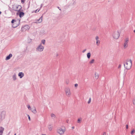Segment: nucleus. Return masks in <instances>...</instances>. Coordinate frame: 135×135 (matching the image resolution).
Returning a JSON list of instances; mask_svg holds the SVG:
<instances>
[{"mask_svg": "<svg viewBox=\"0 0 135 135\" xmlns=\"http://www.w3.org/2000/svg\"><path fill=\"white\" fill-rule=\"evenodd\" d=\"M132 61L131 59H128L124 64V68L127 70L130 69L132 66Z\"/></svg>", "mask_w": 135, "mask_h": 135, "instance_id": "obj_1", "label": "nucleus"}, {"mask_svg": "<svg viewBox=\"0 0 135 135\" xmlns=\"http://www.w3.org/2000/svg\"><path fill=\"white\" fill-rule=\"evenodd\" d=\"M65 130V129H63L62 128L59 127L57 129V132L60 135H63L64 134Z\"/></svg>", "mask_w": 135, "mask_h": 135, "instance_id": "obj_2", "label": "nucleus"}, {"mask_svg": "<svg viewBox=\"0 0 135 135\" xmlns=\"http://www.w3.org/2000/svg\"><path fill=\"white\" fill-rule=\"evenodd\" d=\"M12 8L15 11L19 12L22 8V7L20 5H16L13 6Z\"/></svg>", "mask_w": 135, "mask_h": 135, "instance_id": "obj_3", "label": "nucleus"}, {"mask_svg": "<svg viewBox=\"0 0 135 135\" xmlns=\"http://www.w3.org/2000/svg\"><path fill=\"white\" fill-rule=\"evenodd\" d=\"M119 33L118 31L114 32L113 34V38L115 39H118L119 37Z\"/></svg>", "mask_w": 135, "mask_h": 135, "instance_id": "obj_4", "label": "nucleus"}, {"mask_svg": "<svg viewBox=\"0 0 135 135\" xmlns=\"http://www.w3.org/2000/svg\"><path fill=\"white\" fill-rule=\"evenodd\" d=\"M44 48V47L42 46L41 44L36 48V51H37L42 52L43 51Z\"/></svg>", "mask_w": 135, "mask_h": 135, "instance_id": "obj_5", "label": "nucleus"}, {"mask_svg": "<svg viewBox=\"0 0 135 135\" xmlns=\"http://www.w3.org/2000/svg\"><path fill=\"white\" fill-rule=\"evenodd\" d=\"M65 91L66 96L69 97L71 95V92L70 89L68 87L66 88Z\"/></svg>", "mask_w": 135, "mask_h": 135, "instance_id": "obj_6", "label": "nucleus"}, {"mask_svg": "<svg viewBox=\"0 0 135 135\" xmlns=\"http://www.w3.org/2000/svg\"><path fill=\"white\" fill-rule=\"evenodd\" d=\"M129 41L128 38H126L124 40V42L123 45V49H126L128 46V43Z\"/></svg>", "mask_w": 135, "mask_h": 135, "instance_id": "obj_7", "label": "nucleus"}, {"mask_svg": "<svg viewBox=\"0 0 135 135\" xmlns=\"http://www.w3.org/2000/svg\"><path fill=\"white\" fill-rule=\"evenodd\" d=\"M20 22V20H18L17 21H16L14 19L12 20L11 21L12 23H13L14 22H15V23H17V22L18 23V24L17 25H16L15 26H12L14 28L17 27V26L19 25Z\"/></svg>", "mask_w": 135, "mask_h": 135, "instance_id": "obj_8", "label": "nucleus"}, {"mask_svg": "<svg viewBox=\"0 0 135 135\" xmlns=\"http://www.w3.org/2000/svg\"><path fill=\"white\" fill-rule=\"evenodd\" d=\"M42 16H41L39 19H38L36 21L34 22V23H38L41 22L42 21Z\"/></svg>", "mask_w": 135, "mask_h": 135, "instance_id": "obj_9", "label": "nucleus"}, {"mask_svg": "<svg viewBox=\"0 0 135 135\" xmlns=\"http://www.w3.org/2000/svg\"><path fill=\"white\" fill-rule=\"evenodd\" d=\"M30 28V27L28 25H26L22 28V30H24V29L25 30H28Z\"/></svg>", "mask_w": 135, "mask_h": 135, "instance_id": "obj_10", "label": "nucleus"}, {"mask_svg": "<svg viewBox=\"0 0 135 135\" xmlns=\"http://www.w3.org/2000/svg\"><path fill=\"white\" fill-rule=\"evenodd\" d=\"M5 114H6L5 111H2L1 112V118L2 119H3L5 117Z\"/></svg>", "mask_w": 135, "mask_h": 135, "instance_id": "obj_11", "label": "nucleus"}, {"mask_svg": "<svg viewBox=\"0 0 135 135\" xmlns=\"http://www.w3.org/2000/svg\"><path fill=\"white\" fill-rule=\"evenodd\" d=\"M4 130V128L2 127H0V135H2Z\"/></svg>", "mask_w": 135, "mask_h": 135, "instance_id": "obj_12", "label": "nucleus"}, {"mask_svg": "<svg viewBox=\"0 0 135 135\" xmlns=\"http://www.w3.org/2000/svg\"><path fill=\"white\" fill-rule=\"evenodd\" d=\"M24 74L22 72H20L18 74V76L20 77V78H22L24 76Z\"/></svg>", "mask_w": 135, "mask_h": 135, "instance_id": "obj_13", "label": "nucleus"}, {"mask_svg": "<svg viewBox=\"0 0 135 135\" xmlns=\"http://www.w3.org/2000/svg\"><path fill=\"white\" fill-rule=\"evenodd\" d=\"M12 56V54H10L8 55L6 57V58L5 60H9L11 57Z\"/></svg>", "mask_w": 135, "mask_h": 135, "instance_id": "obj_14", "label": "nucleus"}, {"mask_svg": "<svg viewBox=\"0 0 135 135\" xmlns=\"http://www.w3.org/2000/svg\"><path fill=\"white\" fill-rule=\"evenodd\" d=\"M31 110L33 113L34 114H36L37 112L36 108L35 107H33L32 108Z\"/></svg>", "mask_w": 135, "mask_h": 135, "instance_id": "obj_15", "label": "nucleus"}, {"mask_svg": "<svg viewBox=\"0 0 135 135\" xmlns=\"http://www.w3.org/2000/svg\"><path fill=\"white\" fill-rule=\"evenodd\" d=\"M18 12H19V16L21 18L24 16L25 14L24 12H21L20 11H19Z\"/></svg>", "mask_w": 135, "mask_h": 135, "instance_id": "obj_16", "label": "nucleus"}, {"mask_svg": "<svg viewBox=\"0 0 135 135\" xmlns=\"http://www.w3.org/2000/svg\"><path fill=\"white\" fill-rule=\"evenodd\" d=\"M13 80V81H15L17 79L16 75V73H14L12 76Z\"/></svg>", "mask_w": 135, "mask_h": 135, "instance_id": "obj_17", "label": "nucleus"}, {"mask_svg": "<svg viewBox=\"0 0 135 135\" xmlns=\"http://www.w3.org/2000/svg\"><path fill=\"white\" fill-rule=\"evenodd\" d=\"M48 128L50 131H51L52 129V125L49 124L48 126Z\"/></svg>", "mask_w": 135, "mask_h": 135, "instance_id": "obj_18", "label": "nucleus"}, {"mask_svg": "<svg viewBox=\"0 0 135 135\" xmlns=\"http://www.w3.org/2000/svg\"><path fill=\"white\" fill-rule=\"evenodd\" d=\"M82 120V119L81 118H79L78 120L77 121V123H80L81 122Z\"/></svg>", "mask_w": 135, "mask_h": 135, "instance_id": "obj_19", "label": "nucleus"}, {"mask_svg": "<svg viewBox=\"0 0 135 135\" xmlns=\"http://www.w3.org/2000/svg\"><path fill=\"white\" fill-rule=\"evenodd\" d=\"M95 77L96 79H98L99 78V75L98 74L95 73Z\"/></svg>", "mask_w": 135, "mask_h": 135, "instance_id": "obj_20", "label": "nucleus"}, {"mask_svg": "<svg viewBox=\"0 0 135 135\" xmlns=\"http://www.w3.org/2000/svg\"><path fill=\"white\" fill-rule=\"evenodd\" d=\"M91 56V54L90 52L88 53L87 54V56L88 59H89L90 58Z\"/></svg>", "mask_w": 135, "mask_h": 135, "instance_id": "obj_21", "label": "nucleus"}, {"mask_svg": "<svg viewBox=\"0 0 135 135\" xmlns=\"http://www.w3.org/2000/svg\"><path fill=\"white\" fill-rule=\"evenodd\" d=\"M51 117L52 118V119H54L55 118V115L53 113H52L51 114Z\"/></svg>", "mask_w": 135, "mask_h": 135, "instance_id": "obj_22", "label": "nucleus"}, {"mask_svg": "<svg viewBox=\"0 0 135 135\" xmlns=\"http://www.w3.org/2000/svg\"><path fill=\"white\" fill-rule=\"evenodd\" d=\"M100 43V41L99 40L96 41V44L97 46H99Z\"/></svg>", "mask_w": 135, "mask_h": 135, "instance_id": "obj_23", "label": "nucleus"}, {"mask_svg": "<svg viewBox=\"0 0 135 135\" xmlns=\"http://www.w3.org/2000/svg\"><path fill=\"white\" fill-rule=\"evenodd\" d=\"M41 44H42L44 45L45 44V40H41Z\"/></svg>", "mask_w": 135, "mask_h": 135, "instance_id": "obj_24", "label": "nucleus"}, {"mask_svg": "<svg viewBox=\"0 0 135 135\" xmlns=\"http://www.w3.org/2000/svg\"><path fill=\"white\" fill-rule=\"evenodd\" d=\"M135 133V131L133 129L132 131L131 132V134L133 135Z\"/></svg>", "mask_w": 135, "mask_h": 135, "instance_id": "obj_25", "label": "nucleus"}, {"mask_svg": "<svg viewBox=\"0 0 135 135\" xmlns=\"http://www.w3.org/2000/svg\"><path fill=\"white\" fill-rule=\"evenodd\" d=\"M94 59H92V60L90 62V64H91L93 63L94 62Z\"/></svg>", "mask_w": 135, "mask_h": 135, "instance_id": "obj_26", "label": "nucleus"}, {"mask_svg": "<svg viewBox=\"0 0 135 135\" xmlns=\"http://www.w3.org/2000/svg\"><path fill=\"white\" fill-rule=\"evenodd\" d=\"M27 107L29 110H31L32 109V108H31L29 105H27Z\"/></svg>", "mask_w": 135, "mask_h": 135, "instance_id": "obj_27", "label": "nucleus"}, {"mask_svg": "<svg viewBox=\"0 0 135 135\" xmlns=\"http://www.w3.org/2000/svg\"><path fill=\"white\" fill-rule=\"evenodd\" d=\"M99 37L98 36H96L95 37V39H96V41L99 40Z\"/></svg>", "mask_w": 135, "mask_h": 135, "instance_id": "obj_28", "label": "nucleus"}, {"mask_svg": "<svg viewBox=\"0 0 135 135\" xmlns=\"http://www.w3.org/2000/svg\"><path fill=\"white\" fill-rule=\"evenodd\" d=\"M91 98H90L89 99L88 102V104L90 103L91 102Z\"/></svg>", "mask_w": 135, "mask_h": 135, "instance_id": "obj_29", "label": "nucleus"}, {"mask_svg": "<svg viewBox=\"0 0 135 135\" xmlns=\"http://www.w3.org/2000/svg\"><path fill=\"white\" fill-rule=\"evenodd\" d=\"M27 116L28 117V119H29V120L31 121V119H30V115H29L27 114Z\"/></svg>", "mask_w": 135, "mask_h": 135, "instance_id": "obj_30", "label": "nucleus"}, {"mask_svg": "<svg viewBox=\"0 0 135 135\" xmlns=\"http://www.w3.org/2000/svg\"><path fill=\"white\" fill-rule=\"evenodd\" d=\"M133 103L134 105H135V99L133 101Z\"/></svg>", "mask_w": 135, "mask_h": 135, "instance_id": "obj_31", "label": "nucleus"}, {"mask_svg": "<svg viewBox=\"0 0 135 135\" xmlns=\"http://www.w3.org/2000/svg\"><path fill=\"white\" fill-rule=\"evenodd\" d=\"M121 64H119L118 66V69L120 68H121Z\"/></svg>", "mask_w": 135, "mask_h": 135, "instance_id": "obj_32", "label": "nucleus"}, {"mask_svg": "<svg viewBox=\"0 0 135 135\" xmlns=\"http://www.w3.org/2000/svg\"><path fill=\"white\" fill-rule=\"evenodd\" d=\"M86 49H85L83 51H82V52L83 53H84L86 51Z\"/></svg>", "mask_w": 135, "mask_h": 135, "instance_id": "obj_33", "label": "nucleus"}, {"mask_svg": "<svg viewBox=\"0 0 135 135\" xmlns=\"http://www.w3.org/2000/svg\"><path fill=\"white\" fill-rule=\"evenodd\" d=\"M69 83V81L68 80L66 81V83L67 84H68Z\"/></svg>", "mask_w": 135, "mask_h": 135, "instance_id": "obj_34", "label": "nucleus"}, {"mask_svg": "<svg viewBox=\"0 0 135 135\" xmlns=\"http://www.w3.org/2000/svg\"><path fill=\"white\" fill-rule=\"evenodd\" d=\"M78 86V84H76L75 85V87H77Z\"/></svg>", "mask_w": 135, "mask_h": 135, "instance_id": "obj_35", "label": "nucleus"}, {"mask_svg": "<svg viewBox=\"0 0 135 135\" xmlns=\"http://www.w3.org/2000/svg\"><path fill=\"white\" fill-rule=\"evenodd\" d=\"M21 2L22 3H24V1L23 0H22Z\"/></svg>", "mask_w": 135, "mask_h": 135, "instance_id": "obj_36", "label": "nucleus"}, {"mask_svg": "<svg viewBox=\"0 0 135 135\" xmlns=\"http://www.w3.org/2000/svg\"><path fill=\"white\" fill-rule=\"evenodd\" d=\"M128 125H127L126 126V128L127 129H128Z\"/></svg>", "mask_w": 135, "mask_h": 135, "instance_id": "obj_37", "label": "nucleus"}, {"mask_svg": "<svg viewBox=\"0 0 135 135\" xmlns=\"http://www.w3.org/2000/svg\"><path fill=\"white\" fill-rule=\"evenodd\" d=\"M103 135H106V133L105 132H104L103 134Z\"/></svg>", "mask_w": 135, "mask_h": 135, "instance_id": "obj_38", "label": "nucleus"}, {"mask_svg": "<svg viewBox=\"0 0 135 135\" xmlns=\"http://www.w3.org/2000/svg\"><path fill=\"white\" fill-rule=\"evenodd\" d=\"M58 8L61 11V9L60 7H58Z\"/></svg>", "mask_w": 135, "mask_h": 135, "instance_id": "obj_39", "label": "nucleus"}, {"mask_svg": "<svg viewBox=\"0 0 135 135\" xmlns=\"http://www.w3.org/2000/svg\"><path fill=\"white\" fill-rule=\"evenodd\" d=\"M58 56V54L57 53L56 54V56L57 57Z\"/></svg>", "mask_w": 135, "mask_h": 135, "instance_id": "obj_40", "label": "nucleus"}, {"mask_svg": "<svg viewBox=\"0 0 135 135\" xmlns=\"http://www.w3.org/2000/svg\"><path fill=\"white\" fill-rule=\"evenodd\" d=\"M37 10H38V9H37V10H36V11L35 12H36V11H37V12H38V11H39V10H38V11H37Z\"/></svg>", "mask_w": 135, "mask_h": 135, "instance_id": "obj_41", "label": "nucleus"}, {"mask_svg": "<svg viewBox=\"0 0 135 135\" xmlns=\"http://www.w3.org/2000/svg\"><path fill=\"white\" fill-rule=\"evenodd\" d=\"M74 127H72V129H74Z\"/></svg>", "mask_w": 135, "mask_h": 135, "instance_id": "obj_42", "label": "nucleus"}, {"mask_svg": "<svg viewBox=\"0 0 135 135\" xmlns=\"http://www.w3.org/2000/svg\"><path fill=\"white\" fill-rule=\"evenodd\" d=\"M42 4H41V7H42Z\"/></svg>", "mask_w": 135, "mask_h": 135, "instance_id": "obj_43", "label": "nucleus"}, {"mask_svg": "<svg viewBox=\"0 0 135 135\" xmlns=\"http://www.w3.org/2000/svg\"><path fill=\"white\" fill-rule=\"evenodd\" d=\"M1 12L0 11V14H1Z\"/></svg>", "mask_w": 135, "mask_h": 135, "instance_id": "obj_44", "label": "nucleus"}, {"mask_svg": "<svg viewBox=\"0 0 135 135\" xmlns=\"http://www.w3.org/2000/svg\"><path fill=\"white\" fill-rule=\"evenodd\" d=\"M17 15H18V13H17Z\"/></svg>", "mask_w": 135, "mask_h": 135, "instance_id": "obj_45", "label": "nucleus"}, {"mask_svg": "<svg viewBox=\"0 0 135 135\" xmlns=\"http://www.w3.org/2000/svg\"><path fill=\"white\" fill-rule=\"evenodd\" d=\"M14 135H16V134L15 133V134H14Z\"/></svg>", "mask_w": 135, "mask_h": 135, "instance_id": "obj_46", "label": "nucleus"}, {"mask_svg": "<svg viewBox=\"0 0 135 135\" xmlns=\"http://www.w3.org/2000/svg\"><path fill=\"white\" fill-rule=\"evenodd\" d=\"M42 135H46V134H42Z\"/></svg>", "mask_w": 135, "mask_h": 135, "instance_id": "obj_47", "label": "nucleus"}]
</instances>
